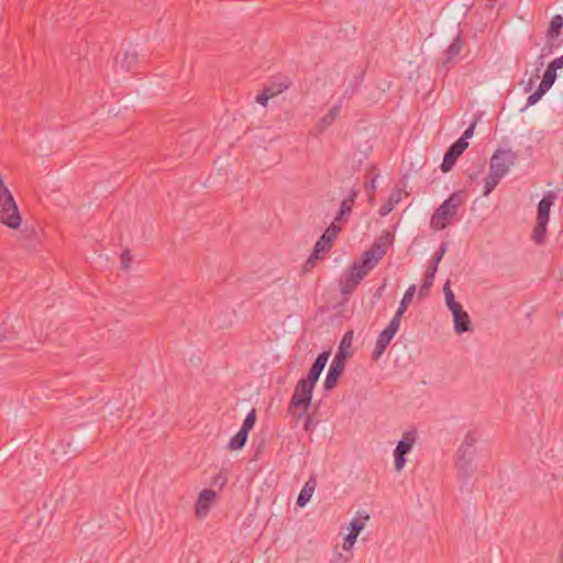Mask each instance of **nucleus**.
Instances as JSON below:
<instances>
[{"instance_id": "nucleus-1", "label": "nucleus", "mask_w": 563, "mask_h": 563, "mask_svg": "<svg viewBox=\"0 0 563 563\" xmlns=\"http://www.w3.org/2000/svg\"><path fill=\"white\" fill-rule=\"evenodd\" d=\"M386 254V249L380 243H374L369 250L362 254L358 262L346 269L340 279V291L347 297L353 294L364 277L378 264Z\"/></svg>"}, {"instance_id": "nucleus-2", "label": "nucleus", "mask_w": 563, "mask_h": 563, "mask_svg": "<svg viewBox=\"0 0 563 563\" xmlns=\"http://www.w3.org/2000/svg\"><path fill=\"white\" fill-rule=\"evenodd\" d=\"M0 222L10 229H18L22 223V217L20 214L18 205H16L11 191L4 185L1 176H0Z\"/></svg>"}, {"instance_id": "nucleus-3", "label": "nucleus", "mask_w": 563, "mask_h": 563, "mask_svg": "<svg viewBox=\"0 0 563 563\" xmlns=\"http://www.w3.org/2000/svg\"><path fill=\"white\" fill-rule=\"evenodd\" d=\"M461 205V192H453L432 214L430 227L435 231L444 230L457 214Z\"/></svg>"}, {"instance_id": "nucleus-4", "label": "nucleus", "mask_w": 563, "mask_h": 563, "mask_svg": "<svg viewBox=\"0 0 563 563\" xmlns=\"http://www.w3.org/2000/svg\"><path fill=\"white\" fill-rule=\"evenodd\" d=\"M313 388V385L303 379L297 383L288 406V411L291 415H297L300 418L306 413L311 402Z\"/></svg>"}, {"instance_id": "nucleus-5", "label": "nucleus", "mask_w": 563, "mask_h": 563, "mask_svg": "<svg viewBox=\"0 0 563 563\" xmlns=\"http://www.w3.org/2000/svg\"><path fill=\"white\" fill-rule=\"evenodd\" d=\"M518 155L512 150H496L490 158L489 170L505 177L510 167L515 165Z\"/></svg>"}, {"instance_id": "nucleus-6", "label": "nucleus", "mask_w": 563, "mask_h": 563, "mask_svg": "<svg viewBox=\"0 0 563 563\" xmlns=\"http://www.w3.org/2000/svg\"><path fill=\"white\" fill-rule=\"evenodd\" d=\"M468 451L457 450L456 452V461L455 467L457 470V476L461 481L466 482L471 478L476 472V465L474 462V456L476 453L472 452L470 455Z\"/></svg>"}, {"instance_id": "nucleus-7", "label": "nucleus", "mask_w": 563, "mask_h": 563, "mask_svg": "<svg viewBox=\"0 0 563 563\" xmlns=\"http://www.w3.org/2000/svg\"><path fill=\"white\" fill-rule=\"evenodd\" d=\"M399 327L400 324L398 321L390 320L388 325L379 333L372 355L374 361H378L380 358L391 339L398 332Z\"/></svg>"}, {"instance_id": "nucleus-8", "label": "nucleus", "mask_w": 563, "mask_h": 563, "mask_svg": "<svg viewBox=\"0 0 563 563\" xmlns=\"http://www.w3.org/2000/svg\"><path fill=\"white\" fill-rule=\"evenodd\" d=\"M448 250V244L445 242L441 243L438 254L432 258V263L430 267L427 269L422 285L419 290L420 297H426L429 294L430 287L433 284L435 273L438 271V265L442 260L443 255Z\"/></svg>"}, {"instance_id": "nucleus-9", "label": "nucleus", "mask_w": 563, "mask_h": 563, "mask_svg": "<svg viewBox=\"0 0 563 563\" xmlns=\"http://www.w3.org/2000/svg\"><path fill=\"white\" fill-rule=\"evenodd\" d=\"M468 147V142L463 139L455 141L446 151L441 164V169L444 173L450 172L456 163L459 156Z\"/></svg>"}, {"instance_id": "nucleus-10", "label": "nucleus", "mask_w": 563, "mask_h": 563, "mask_svg": "<svg viewBox=\"0 0 563 563\" xmlns=\"http://www.w3.org/2000/svg\"><path fill=\"white\" fill-rule=\"evenodd\" d=\"M217 499V493L212 489H203L200 492L196 503V515L200 518L209 514L210 507Z\"/></svg>"}, {"instance_id": "nucleus-11", "label": "nucleus", "mask_w": 563, "mask_h": 563, "mask_svg": "<svg viewBox=\"0 0 563 563\" xmlns=\"http://www.w3.org/2000/svg\"><path fill=\"white\" fill-rule=\"evenodd\" d=\"M369 516L365 515L364 517H357L352 519L350 522V532L345 537L343 542V549L349 551L353 548L356 542L358 533L364 529L365 520H368Z\"/></svg>"}, {"instance_id": "nucleus-12", "label": "nucleus", "mask_w": 563, "mask_h": 563, "mask_svg": "<svg viewBox=\"0 0 563 563\" xmlns=\"http://www.w3.org/2000/svg\"><path fill=\"white\" fill-rule=\"evenodd\" d=\"M555 200H556L555 192L548 191L538 203L536 220L549 222L550 210H551V207L554 205Z\"/></svg>"}, {"instance_id": "nucleus-13", "label": "nucleus", "mask_w": 563, "mask_h": 563, "mask_svg": "<svg viewBox=\"0 0 563 563\" xmlns=\"http://www.w3.org/2000/svg\"><path fill=\"white\" fill-rule=\"evenodd\" d=\"M345 363L339 360L333 358L328 371L325 380H324V389L330 390L334 388L338 384V380L342 373L344 372Z\"/></svg>"}, {"instance_id": "nucleus-14", "label": "nucleus", "mask_w": 563, "mask_h": 563, "mask_svg": "<svg viewBox=\"0 0 563 563\" xmlns=\"http://www.w3.org/2000/svg\"><path fill=\"white\" fill-rule=\"evenodd\" d=\"M358 194H360V189L353 188L350 191L349 196L345 199H343V201L341 202V206H340L339 213L334 219L335 222L343 220L345 217H347L352 212V207H353L354 201H355L356 197L358 196Z\"/></svg>"}, {"instance_id": "nucleus-15", "label": "nucleus", "mask_w": 563, "mask_h": 563, "mask_svg": "<svg viewBox=\"0 0 563 563\" xmlns=\"http://www.w3.org/2000/svg\"><path fill=\"white\" fill-rule=\"evenodd\" d=\"M352 342H353V331L351 330V331H347L343 335V338L340 342L338 352L334 355V358L345 363L346 360L351 356L350 349H351Z\"/></svg>"}, {"instance_id": "nucleus-16", "label": "nucleus", "mask_w": 563, "mask_h": 563, "mask_svg": "<svg viewBox=\"0 0 563 563\" xmlns=\"http://www.w3.org/2000/svg\"><path fill=\"white\" fill-rule=\"evenodd\" d=\"M416 290H417L416 285H411L410 287H408V289L406 290L402 299L400 300L399 307L391 320H396L400 324V319L404 316V313L406 312L408 306L412 302Z\"/></svg>"}, {"instance_id": "nucleus-17", "label": "nucleus", "mask_w": 563, "mask_h": 563, "mask_svg": "<svg viewBox=\"0 0 563 563\" xmlns=\"http://www.w3.org/2000/svg\"><path fill=\"white\" fill-rule=\"evenodd\" d=\"M317 487V479L314 476H311L306 484L303 485L302 489L299 493V496L297 498V505L299 507H303L307 505V503L312 497L314 490Z\"/></svg>"}, {"instance_id": "nucleus-18", "label": "nucleus", "mask_w": 563, "mask_h": 563, "mask_svg": "<svg viewBox=\"0 0 563 563\" xmlns=\"http://www.w3.org/2000/svg\"><path fill=\"white\" fill-rule=\"evenodd\" d=\"M341 104H336L332 107L327 114H324L320 121L318 122L316 129L319 133H322L325 129H328L340 115Z\"/></svg>"}, {"instance_id": "nucleus-19", "label": "nucleus", "mask_w": 563, "mask_h": 563, "mask_svg": "<svg viewBox=\"0 0 563 563\" xmlns=\"http://www.w3.org/2000/svg\"><path fill=\"white\" fill-rule=\"evenodd\" d=\"M402 195L404 192L401 189L393 190L388 200L380 207L379 214L382 217L388 216L393 211V209L401 201Z\"/></svg>"}, {"instance_id": "nucleus-20", "label": "nucleus", "mask_w": 563, "mask_h": 563, "mask_svg": "<svg viewBox=\"0 0 563 563\" xmlns=\"http://www.w3.org/2000/svg\"><path fill=\"white\" fill-rule=\"evenodd\" d=\"M548 223L549 222L536 220V224H534V228H533V231H532L531 240L537 245L545 244L547 236H548V230H547Z\"/></svg>"}, {"instance_id": "nucleus-21", "label": "nucleus", "mask_w": 563, "mask_h": 563, "mask_svg": "<svg viewBox=\"0 0 563 563\" xmlns=\"http://www.w3.org/2000/svg\"><path fill=\"white\" fill-rule=\"evenodd\" d=\"M453 324H454V331L457 334H462L464 332L471 331V329H472V327H471V318H470L468 313L465 310L463 312H461V313H457L453 318Z\"/></svg>"}, {"instance_id": "nucleus-22", "label": "nucleus", "mask_w": 563, "mask_h": 563, "mask_svg": "<svg viewBox=\"0 0 563 563\" xmlns=\"http://www.w3.org/2000/svg\"><path fill=\"white\" fill-rule=\"evenodd\" d=\"M136 60H137V52L133 48L125 49L123 52L122 56H120V55L117 56V63H119L120 66L126 71L131 70V68L136 63Z\"/></svg>"}, {"instance_id": "nucleus-23", "label": "nucleus", "mask_w": 563, "mask_h": 563, "mask_svg": "<svg viewBox=\"0 0 563 563\" xmlns=\"http://www.w3.org/2000/svg\"><path fill=\"white\" fill-rule=\"evenodd\" d=\"M415 441V433L406 432L402 439L397 443L394 453L406 455L412 449Z\"/></svg>"}, {"instance_id": "nucleus-24", "label": "nucleus", "mask_w": 563, "mask_h": 563, "mask_svg": "<svg viewBox=\"0 0 563 563\" xmlns=\"http://www.w3.org/2000/svg\"><path fill=\"white\" fill-rule=\"evenodd\" d=\"M478 440V434L476 431H468L459 448V450L462 451H468L467 454L470 455L472 452L476 453V442Z\"/></svg>"}, {"instance_id": "nucleus-25", "label": "nucleus", "mask_w": 563, "mask_h": 563, "mask_svg": "<svg viewBox=\"0 0 563 563\" xmlns=\"http://www.w3.org/2000/svg\"><path fill=\"white\" fill-rule=\"evenodd\" d=\"M249 433L244 430H239V432L230 440L228 448L232 451L242 449L247 440Z\"/></svg>"}, {"instance_id": "nucleus-26", "label": "nucleus", "mask_w": 563, "mask_h": 563, "mask_svg": "<svg viewBox=\"0 0 563 563\" xmlns=\"http://www.w3.org/2000/svg\"><path fill=\"white\" fill-rule=\"evenodd\" d=\"M341 231V227L335 224V221L331 223L325 232L322 234V240L325 241L328 246H332L333 241L336 239L338 233Z\"/></svg>"}, {"instance_id": "nucleus-27", "label": "nucleus", "mask_w": 563, "mask_h": 563, "mask_svg": "<svg viewBox=\"0 0 563 563\" xmlns=\"http://www.w3.org/2000/svg\"><path fill=\"white\" fill-rule=\"evenodd\" d=\"M501 176L496 175L489 170L488 176L485 181V190L484 196H488L498 185V183L501 180Z\"/></svg>"}, {"instance_id": "nucleus-28", "label": "nucleus", "mask_w": 563, "mask_h": 563, "mask_svg": "<svg viewBox=\"0 0 563 563\" xmlns=\"http://www.w3.org/2000/svg\"><path fill=\"white\" fill-rule=\"evenodd\" d=\"M461 51H462V42H461L460 37H456L445 52V54H446L445 63H449L452 58L457 56L461 53Z\"/></svg>"}, {"instance_id": "nucleus-29", "label": "nucleus", "mask_w": 563, "mask_h": 563, "mask_svg": "<svg viewBox=\"0 0 563 563\" xmlns=\"http://www.w3.org/2000/svg\"><path fill=\"white\" fill-rule=\"evenodd\" d=\"M556 79V71L550 67L547 68L542 81L540 82V86L544 87L545 89H550L552 85L554 84Z\"/></svg>"}, {"instance_id": "nucleus-30", "label": "nucleus", "mask_w": 563, "mask_h": 563, "mask_svg": "<svg viewBox=\"0 0 563 563\" xmlns=\"http://www.w3.org/2000/svg\"><path fill=\"white\" fill-rule=\"evenodd\" d=\"M563 26V18L559 14L554 15L550 22L549 34L551 36L559 34Z\"/></svg>"}, {"instance_id": "nucleus-31", "label": "nucleus", "mask_w": 563, "mask_h": 563, "mask_svg": "<svg viewBox=\"0 0 563 563\" xmlns=\"http://www.w3.org/2000/svg\"><path fill=\"white\" fill-rule=\"evenodd\" d=\"M289 87V84H273L271 86H267L264 88V90L267 91V93L271 96V98L276 97L277 95L282 93Z\"/></svg>"}, {"instance_id": "nucleus-32", "label": "nucleus", "mask_w": 563, "mask_h": 563, "mask_svg": "<svg viewBox=\"0 0 563 563\" xmlns=\"http://www.w3.org/2000/svg\"><path fill=\"white\" fill-rule=\"evenodd\" d=\"M256 422V411L255 409H252L246 418L243 421V424L241 427V430H244L245 432H250L251 429H253L254 424Z\"/></svg>"}, {"instance_id": "nucleus-33", "label": "nucleus", "mask_w": 563, "mask_h": 563, "mask_svg": "<svg viewBox=\"0 0 563 563\" xmlns=\"http://www.w3.org/2000/svg\"><path fill=\"white\" fill-rule=\"evenodd\" d=\"M322 371L323 369L321 367H318L317 365L312 364L307 378H303V380H306L314 386L316 383L318 382L319 376L322 373Z\"/></svg>"}, {"instance_id": "nucleus-34", "label": "nucleus", "mask_w": 563, "mask_h": 563, "mask_svg": "<svg viewBox=\"0 0 563 563\" xmlns=\"http://www.w3.org/2000/svg\"><path fill=\"white\" fill-rule=\"evenodd\" d=\"M547 91H548V89H545L544 87L539 85L538 89L528 97L527 107H530V106H533L534 103H537Z\"/></svg>"}, {"instance_id": "nucleus-35", "label": "nucleus", "mask_w": 563, "mask_h": 563, "mask_svg": "<svg viewBox=\"0 0 563 563\" xmlns=\"http://www.w3.org/2000/svg\"><path fill=\"white\" fill-rule=\"evenodd\" d=\"M443 291H444V297H445V303L448 307L457 303V301H455L454 294L451 289L450 280H448L445 283V285L443 287Z\"/></svg>"}, {"instance_id": "nucleus-36", "label": "nucleus", "mask_w": 563, "mask_h": 563, "mask_svg": "<svg viewBox=\"0 0 563 563\" xmlns=\"http://www.w3.org/2000/svg\"><path fill=\"white\" fill-rule=\"evenodd\" d=\"M131 263H132V254L129 250H125L121 254V266L124 271H128L131 266Z\"/></svg>"}, {"instance_id": "nucleus-37", "label": "nucleus", "mask_w": 563, "mask_h": 563, "mask_svg": "<svg viewBox=\"0 0 563 563\" xmlns=\"http://www.w3.org/2000/svg\"><path fill=\"white\" fill-rule=\"evenodd\" d=\"M329 356H330V351H324L318 355V357L316 358L313 364L323 369L329 360Z\"/></svg>"}, {"instance_id": "nucleus-38", "label": "nucleus", "mask_w": 563, "mask_h": 563, "mask_svg": "<svg viewBox=\"0 0 563 563\" xmlns=\"http://www.w3.org/2000/svg\"><path fill=\"white\" fill-rule=\"evenodd\" d=\"M332 246H328V244L325 243L324 240H322V238H320L316 245H314V250H313V253L312 254H317L319 255L321 252H325L328 250H330Z\"/></svg>"}, {"instance_id": "nucleus-39", "label": "nucleus", "mask_w": 563, "mask_h": 563, "mask_svg": "<svg viewBox=\"0 0 563 563\" xmlns=\"http://www.w3.org/2000/svg\"><path fill=\"white\" fill-rule=\"evenodd\" d=\"M378 175H374L368 184L365 185V189L369 192V201L374 200V191L376 189V179Z\"/></svg>"}, {"instance_id": "nucleus-40", "label": "nucleus", "mask_w": 563, "mask_h": 563, "mask_svg": "<svg viewBox=\"0 0 563 563\" xmlns=\"http://www.w3.org/2000/svg\"><path fill=\"white\" fill-rule=\"evenodd\" d=\"M318 258H319V255H317V254H311V255L309 256V258L306 261V263H305V265H303V267H302L303 272H309L311 268H313V267H314V265H316V261H317Z\"/></svg>"}, {"instance_id": "nucleus-41", "label": "nucleus", "mask_w": 563, "mask_h": 563, "mask_svg": "<svg viewBox=\"0 0 563 563\" xmlns=\"http://www.w3.org/2000/svg\"><path fill=\"white\" fill-rule=\"evenodd\" d=\"M395 455V468L396 471H401L406 464V457L405 455H401V454H398V453H394Z\"/></svg>"}, {"instance_id": "nucleus-42", "label": "nucleus", "mask_w": 563, "mask_h": 563, "mask_svg": "<svg viewBox=\"0 0 563 563\" xmlns=\"http://www.w3.org/2000/svg\"><path fill=\"white\" fill-rule=\"evenodd\" d=\"M548 67L554 69L555 71H558V69H561L563 68V55L553 59L549 65Z\"/></svg>"}, {"instance_id": "nucleus-43", "label": "nucleus", "mask_w": 563, "mask_h": 563, "mask_svg": "<svg viewBox=\"0 0 563 563\" xmlns=\"http://www.w3.org/2000/svg\"><path fill=\"white\" fill-rule=\"evenodd\" d=\"M269 99L271 96L267 93L266 90H263V92L256 97V101L264 107L267 104Z\"/></svg>"}, {"instance_id": "nucleus-44", "label": "nucleus", "mask_w": 563, "mask_h": 563, "mask_svg": "<svg viewBox=\"0 0 563 563\" xmlns=\"http://www.w3.org/2000/svg\"><path fill=\"white\" fill-rule=\"evenodd\" d=\"M475 125L476 123H472L463 133V136H461L460 139H463L464 141H467L468 139H471L474 134V130H475Z\"/></svg>"}, {"instance_id": "nucleus-45", "label": "nucleus", "mask_w": 563, "mask_h": 563, "mask_svg": "<svg viewBox=\"0 0 563 563\" xmlns=\"http://www.w3.org/2000/svg\"><path fill=\"white\" fill-rule=\"evenodd\" d=\"M448 308L451 310V312H452V314H453V318H454L457 313H461V312H463V311H464V309H463V307H462V305H461L460 302H457V303H455V305H452V306H449Z\"/></svg>"}, {"instance_id": "nucleus-46", "label": "nucleus", "mask_w": 563, "mask_h": 563, "mask_svg": "<svg viewBox=\"0 0 563 563\" xmlns=\"http://www.w3.org/2000/svg\"><path fill=\"white\" fill-rule=\"evenodd\" d=\"M484 166L482 164H478L475 168V170H473L472 173L468 174V177L471 179H474L476 178L483 170Z\"/></svg>"}, {"instance_id": "nucleus-47", "label": "nucleus", "mask_w": 563, "mask_h": 563, "mask_svg": "<svg viewBox=\"0 0 563 563\" xmlns=\"http://www.w3.org/2000/svg\"><path fill=\"white\" fill-rule=\"evenodd\" d=\"M311 423H312V418H311V416H309V415H308V416L306 417V421H305L303 429H305L306 431L310 430V426H311Z\"/></svg>"}, {"instance_id": "nucleus-48", "label": "nucleus", "mask_w": 563, "mask_h": 563, "mask_svg": "<svg viewBox=\"0 0 563 563\" xmlns=\"http://www.w3.org/2000/svg\"><path fill=\"white\" fill-rule=\"evenodd\" d=\"M7 339L5 332L0 330V343Z\"/></svg>"}]
</instances>
